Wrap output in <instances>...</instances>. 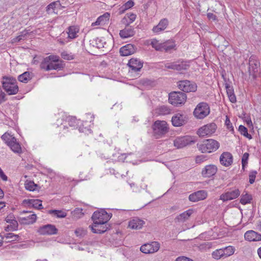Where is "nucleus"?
<instances>
[{
  "label": "nucleus",
  "instance_id": "f257e3e1",
  "mask_svg": "<svg viewBox=\"0 0 261 261\" xmlns=\"http://www.w3.org/2000/svg\"><path fill=\"white\" fill-rule=\"evenodd\" d=\"M87 121L84 122H82L80 120H76L75 117L68 116L67 117L66 119L58 120L57 125L59 128L60 131H62L63 133H65L68 131V125L71 127L75 128L77 125L79 127V130L80 132L84 133L85 134L91 133V130L89 125L87 124Z\"/></svg>",
  "mask_w": 261,
  "mask_h": 261
},
{
  "label": "nucleus",
  "instance_id": "f03ea898",
  "mask_svg": "<svg viewBox=\"0 0 261 261\" xmlns=\"http://www.w3.org/2000/svg\"><path fill=\"white\" fill-rule=\"evenodd\" d=\"M220 143L214 139H207L197 144L198 149L203 153H211L216 151Z\"/></svg>",
  "mask_w": 261,
  "mask_h": 261
},
{
  "label": "nucleus",
  "instance_id": "7ed1b4c3",
  "mask_svg": "<svg viewBox=\"0 0 261 261\" xmlns=\"http://www.w3.org/2000/svg\"><path fill=\"white\" fill-rule=\"evenodd\" d=\"M2 85L4 89L9 95L15 94L18 91L16 80L13 77H4Z\"/></svg>",
  "mask_w": 261,
  "mask_h": 261
},
{
  "label": "nucleus",
  "instance_id": "20e7f679",
  "mask_svg": "<svg viewBox=\"0 0 261 261\" xmlns=\"http://www.w3.org/2000/svg\"><path fill=\"white\" fill-rule=\"evenodd\" d=\"M1 138L14 152L18 153L21 152V147L19 143L12 135L7 132L2 135Z\"/></svg>",
  "mask_w": 261,
  "mask_h": 261
},
{
  "label": "nucleus",
  "instance_id": "39448f33",
  "mask_svg": "<svg viewBox=\"0 0 261 261\" xmlns=\"http://www.w3.org/2000/svg\"><path fill=\"white\" fill-rule=\"evenodd\" d=\"M210 112V107L206 102H200L195 108L193 114L197 119H203L206 117Z\"/></svg>",
  "mask_w": 261,
  "mask_h": 261
},
{
  "label": "nucleus",
  "instance_id": "423d86ee",
  "mask_svg": "<svg viewBox=\"0 0 261 261\" xmlns=\"http://www.w3.org/2000/svg\"><path fill=\"white\" fill-rule=\"evenodd\" d=\"M187 99L186 94L183 92H174L169 95V102L175 106H178L185 102Z\"/></svg>",
  "mask_w": 261,
  "mask_h": 261
},
{
  "label": "nucleus",
  "instance_id": "0eeeda50",
  "mask_svg": "<svg viewBox=\"0 0 261 261\" xmlns=\"http://www.w3.org/2000/svg\"><path fill=\"white\" fill-rule=\"evenodd\" d=\"M217 128L216 123L212 122L206 124L201 127L197 130V135L201 137L210 136L214 134Z\"/></svg>",
  "mask_w": 261,
  "mask_h": 261
},
{
  "label": "nucleus",
  "instance_id": "6e6552de",
  "mask_svg": "<svg viewBox=\"0 0 261 261\" xmlns=\"http://www.w3.org/2000/svg\"><path fill=\"white\" fill-rule=\"evenodd\" d=\"M165 67L167 69H172L182 72L187 70L189 67V64L184 61H177L173 62H167L164 64Z\"/></svg>",
  "mask_w": 261,
  "mask_h": 261
},
{
  "label": "nucleus",
  "instance_id": "1a4fd4ad",
  "mask_svg": "<svg viewBox=\"0 0 261 261\" xmlns=\"http://www.w3.org/2000/svg\"><path fill=\"white\" fill-rule=\"evenodd\" d=\"M196 140L194 137L186 136L179 137L174 140V146L177 148H181L187 145L194 143Z\"/></svg>",
  "mask_w": 261,
  "mask_h": 261
},
{
  "label": "nucleus",
  "instance_id": "9d476101",
  "mask_svg": "<svg viewBox=\"0 0 261 261\" xmlns=\"http://www.w3.org/2000/svg\"><path fill=\"white\" fill-rule=\"evenodd\" d=\"M143 63L139 59L136 58H132L130 59L127 63L128 66L129 73L131 74H136V76L139 75L138 73L140 71L143 67Z\"/></svg>",
  "mask_w": 261,
  "mask_h": 261
},
{
  "label": "nucleus",
  "instance_id": "9b49d317",
  "mask_svg": "<svg viewBox=\"0 0 261 261\" xmlns=\"http://www.w3.org/2000/svg\"><path fill=\"white\" fill-rule=\"evenodd\" d=\"M111 217L110 215L105 210L95 212L92 216V219L93 222L102 223V224L107 223Z\"/></svg>",
  "mask_w": 261,
  "mask_h": 261
},
{
  "label": "nucleus",
  "instance_id": "f8f14e48",
  "mask_svg": "<svg viewBox=\"0 0 261 261\" xmlns=\"http://www.w3.org/2000/svg\"><path fill=\"white\" fill-rule=\"evenodd\" d=\"M160 248V244L156 241L150 243H146L142 245L140 247V251L145 254H150L156 252Z\"/></svg>",
  "mask_w": 261,
  "mask_h": 261
},
{
  "label": "nucleus",
  "instance_id": "ddd939ff",
  "mask_svg": "<svg viewBox=\"0 0 261 261\" xmlns=\"http://www.w3.org/2000/svg\"><path fill=\"white\" fill-rule=\"evenodd\" d=\"M152 128L154 133L158 135L166 134L168 130V127L165 121L157 120L154 122Z\"/></svg>",
  "mask_w": 261,
  "mask_h": 261
},
{
  "label": "nucleus",
  "instance_id": "4468645a",
  "mask_svg": "<svg viewBox=\"0 0 261 261\" xmlns=\"http://www.w3.org/2000/svg\"><path fill=\"white\" fill-rule=\"evenodd\" d=\"M178 88L185 92H194L197 90V85L188 80L181 81L178 82Z\"/></svg>",
  "mask_w": 261,
  "mask_h": 261
},
{
  "label": "nucleus",
  "instance_id": "2eb2a0df",
  "mask_svg": "<svg viewBox=\"0 0 261 261\" xmlns=\"http://www.w3.org/2000/svg\"><path fill=\"white\" fill-rule=\"evenodd\" d=\"M58 229L52 224H47L40 226L37 229V232L41 235H54L58 233Z\"/></svg>",
  "mask_w": 261,
  "mask_h": 261
},
{
  "label": "nucleus",
  "instance_id": "dca6fc26",
  "mask_svg": "<svg viewBox=\"0 0 261 261\" xmlns=\"http://www.w3.org/2000/svg\"><path fill=\"white\" fill-rule=\"evenodd\" d=\"M207 196V193L205 190H199L191 194L189 199L193 202H198L205 199Z\"/></svg>",
  "mask_w": 261,
  "mask_h": 261
},
{
  "label": "nucleus",
  "instance_id": "f3484780",
  "mask_svg": "<svg viewBox=\"0 0 261 261\" xmlns=\"http://www.w3.org/2000/svg\"><path fill=\"white\" fill-rule=\"evenodd\" d=\"M218 170L217 167L213 164L206 165L202 170L201 174L204 177H211L215 175Z\"/></svg>",
  "mask_w": 261,
  "mask_h": 261
},
{
  "label": "nucleus",
  "instance_id": "a211bd4d",
  "mask_svg": "<svg viewBox=\"0 0 261 261\" xmlns=\"http://www.w3.org/2000/svg\"><path fill=\"white\" fill-rule=\"evenodd\" d=\"M240 194L239 189H235L233 190L228 191L220 196V199L223 201L231 200L237 198Z\"/></svg>",
  "mask_w": 261,
  "mask_h": 261
},
{
  "label": "nucleus",
  "instance_id": "6ab92c4d",
  "mask_svg": "<svg viewBox=\"0 0 261 261\" xmlns=\"http://www.w3.org/2000/svg\"><path fill=\"white\" fill-rule=\"evenodd\" d=\"M145 224V221L142 219L135 217L129 221L128 227L132 229H140Z\"/></svg>",
  "mask_w": 261,
  "mask_h": 261
},
{
  "label": "nucleus",
  "instance_id": "aec40b11",
  "mask_svg": "<svg viewBox=\"0 0 261 261\" xmlns=\"http://www.w3.org/2000/svg\"><path fill=\"white\" fill-rule=\"evenodd\" d=\"M5 221L7 223H9V225L6 227L5 229L6 230L14 231L18 229V222L15 219V217L13 215L8 216L6 218Z\"/></svg>",
  "mask_w": 261,
  "mask_h": 261
},
{
  "label": "nucleus",
  "instance_id": "412c9836",
  "mask_svg": "<svg viewBox=\"0 0 261 261\" xmlns=\"http://www.w3.org/2000/svg\"><path fill=\"white\" fill-rule=\"evenodd\" d=\"M92 231L95 233H101L107 231L108 229L107 223L102 224V223L93 222L92 225H90Z\"/></svg>",
  "mask_w": 261,
  "mask_h": 261
},
{
  "label": "nucleus",
  "instance_id": "4be33fe9",
  "mask_svg": "<svg viewBox=\"0 0 261 261\" xmlns=\"http://www.w3.org/2000/svg\"><path fill=\"white\" fill-rule=\"evenodd\" d=\"M23 204L29 207H34L37 209L42 208V201L39 199H24L22 202Z\"/></svg>",
  "mask_w": 261,
  "mask_h": 261
},
{
  "label": "nucleus",
  "instance_id": "5701e85b",
  "mask_svg": "<svg viewBox=\"0 0 261 261\" xmlns=\"http://www.w3.org/2000/svg\"><path fill=\"white\" fill-rule=\"evenodd\" d=\"M232 155L228 152H223L220 157V163L225 167H228L231 165L232 163Z\"/></svg>",
  "mask_w": 261,
  "mask_h": 261
},
{
  "label": "nucleus",
  "instance_id": "b1692460",
  "mask_svg": "<svg viewBox=\"0 0 261 261\" xmlns=\"http://www.w3.org/2000/svg\"><path fill=\"white\" fill-rule=\"evenodd\" d=\"M186 117L182 114L177 113L175 114L172 118V123L174 126H180L186 122Z\"/></svg>",
  "mask_w": 261,
  "mask_h": 261
},
{
  "label": "nucleus",
  "instance_id": "393cba45",
  "mask_svg": "<svg viewBox=\"0 0 261 261\" xmlns=\"http://www.w3.org/2000/svg\"><path fill=\"white\" fill-rule=\"evenodd\" d=\"M244 238L250 242L261 241V234L252 230L246 231Z\"/></svg>",
  "mask_w": 261,
  "mask_h": 261
},
{
  "label": "nucleus",
  "instance_id": "a878e982",
  "mask_svg": "<svg viewBox=\"0 0 261 261\" xmlns=\"http://www.w3.org/2000/svg\"><path fill=\"white\" fill-rule=\"evenodd\" d=\"M36 215L32 214L28 216L19 217L18 221L22 224L29 225L34 223L36 221Z\"/></svg>",
  "mask_w": 261,
  "mask_h": 261
},
{
  "label": "nucleus",
  "instance_id": "bb28decb",
  "mask_svg": "<svg viewBox=\"0 0 261 261\" xmlns=\"http://www.w3.org/2000/svg\"><path fill=\"white\" fill-rule=\"evenodd\" d=\"M135 52L134 47L130 44H127L120 49V54L122 56H127Z\"/></svg>",
  "mask_w": 261,
  "mask_h": 261
},
{
  "label": "nucleus",
  "instance_id": "cd10ccee",
  "mask_svg": "<svg viewBox=\"0 0 261 261\" xmlns=\"http://www.w3.org/2000/svg\"><path fill=\"white\" fill-rule=\"evenodd\" d=\"M194 212V210L193 209H189L177 216L176 219L179 222H184L188 220Z\"/></svg>",
  "mask_w": 261,
  "mask_h": 261
},
{
  "label": "nucleus",
  "instance_id": "c85d7f7f",
  "mask_svg": "<svg viewBox=\"0 0 261 261\" xmlns=\"http://www.w3.org/2000/svg\"><path fill=\"white\" fill-rule=\"evenodd\" d=\"M110 15L106 13L103 15L98 17L96 21L92 23V26L100 25L105 24L109 20Z\"/></svg>",
  "mask_w": 261,
  "mask_h": 261
},
{
  "label": "nucleus",
  "instance_id": "c756f323",
  "mask_svg": "<svg viewBox=\"0 0 261 261\" xmlns=\"http://www.w3.org/2000/svg\"><path fill=\"white\" fill-rule=\"evenodd\" d=\"M168 24V20L167 19H163L157 25L153 28L152 31L155 33H159L164 31L167 28Z\"/></svg>",
  "mask_w": 261,
  "mask_h": 261
},
{
  "label": "nucleus",
  "instance_id": "7c9ffc66",
  "mask_svg": "<svg viewBox=\"0 0 261 261\" xmlns=\"http://www.w3.org/2000/svg\"><path fill=\"white\" fill-rule=\"evenodd\" d=\"M146 44L151 45L157 51H163V42H160L155 39L147 40Z\"/></svg>",
  "mask_w": 261,
  "mask_h": 261
},
{
  "label": "nucleus",
  "instance_id": "2f4dec72",
  "mask_svg": "<svg viewBox=\"0 0 261 261\" xmlns=\"http://www.w3.org/2000/svg\"><path fill=\"white\" fill-rule=\"evenodd\" d=\"M79 28L77 26L72 25L68 28V37L71 39H74L77 37L79 32Z\"/></svg>",
  "mask_w": 261,
  "mask_h": 261
},
{
  "label": "nucleus",
  "instance_id": "473e14b6",
  "mask_svg": "<svg viewBox=\"0 0 261 261\" xmlns=\"http://www.w3.org/2000/svg\"><path fill=\"white\" fill-rule=\"evenodd\" d=\"M135 34L134 29L132 27H126L119 33L120 37L122 38H127L133 36Z\"/></svg>",
  "mask_w": 261,
  "mask_h": 261
},
{
  "label": "nucleus",
  "instance_id": "72a5a7b5",
  "mask_svg": "<svg viewBox=\"0 0 261 261\" xmlns=\"http://www.w3.org/2000/svg\"><path fill=\"white\" fill-rule=\"evenodd\" d=\"M60 6L61 4L59 1L54 2L47 6L46 11L48 14L56 13V10Z\"/></svg>",
  "mask_w": 261,
  "mask_h": 261
},
{
  "label": "nucleus",
  "instance_id": "f704fd0d",
  "mask_svg": "<svg viewBox=\"0 0 261 261\" xmlns=\"http://www.w3.org/2000/svg\"><path fill=\"white\" fill-rule=\"evenodd\" d=\"M175 46L174 41L172 40H167L163 42V50L168 52L171 49H175Z\"/></svg>",
  "mask_w": 261,
  "mask_h": 261
},
{
  "label": "nucleus",
  "instance_id": "c9c22d12",
  "mask_svg": "<svg viewBox=\"0 0 261 261\" xmlns=\"http://www.w3.org/2000/svg\"><path fill=\"white\" fill-rule=\"evenodd\" d=\"M170 109L166 106H161L155 109V113L159 115H166L170 114Z\"/></svg>",
  "mask_w": 261,
  "mask_h": 261
},
{
  "label": "nucleus",
  "instance_id": "e433bc0d",
  "mask_svg": "<svg viewBox=\"0 0 261 261\" xmlns=\"http://www.w3.org/2000/svg\"><path fill=\"white\" fill-rule=\"evenodd\" d=\"M136 18V15L134 13H127L122 19L123 23L128 25L134 22Z\"/></svg>",
  "mask_w": 261,
  "mask_h": 261
},
{
  "label": "nucleus",
  "instance_id": "4c0bfd02",
  "mask_svg": "<svg viewBox=\"0 0 261 261\" xmlns=\"http://www.w3.org/2000/svg\"><path fill=\"white\" fill-rule=\"evenodd\" d=\"M222 248L225 258L232 255L236 251V248L233 246L230 245Z\"/></svg>",
  "mask_w": 261,
  "mask_h": 261
},
{
  "label": "nucleus",
  "instance_id": "58836bf2",
  "mask_svg": "<svg viewBox=\"0 0 261 261\" xmlns=\"http://www.w3.org/2000/svg\"><path fill=\"white\" fill-rule=\"evenodd\" d=\"M212 257L217 260L220 259L221 258H225V257L224 256L223 251L222 248L216 249L213 252L212 254Z\"/></svg>",
  "mask_w": 261,
  "mask_h": 261
},
{
  "label": "nucleus",
  "instance_id": "ea45409f",
  "mask_svg": "<svg viewBox=\"0 0 261 261\" xmlns=\"http://www.w3.org/2000/svg\"><path fill=\"white\" fill-rule=\"evenodd\" d=\"M31 77L30 76V73L29 72H24L18 76V81L24 83H28L30 80H31Z\"/></svg>",
  "mask_w": 261,
  "mask_h": 261
},
{
  "label": "nucleus",
  "instance_id": "a19ab883",
  "mask_svg": "<svg viewBox=\"0 0 261 261\" xmlns=\"http://www.w3.org/2000/svg\"><path fill=\"white\" fill-rule=\"evenodd\" d=\"M49 213L51 214H53L57 218H65L67 216L66 212L61 210H50Z\"/></svg>",
  "mask_w": 261,
  "mask_h": 261
},
{
  "label": "nucleus",
  "instance_id": "79ce46f5",
  "mask_svg": "<svg viewBox=\"0 0 261 261\" xmlns=\"http://www.w3.org/2000/svg\"><path fill=\"white\" fill-rule=\"evenodd\" d=\"M72 217L76 219H80L82 218L84 213H83V209L81 208H76L71 213Z\"/></svg>",
  "mask_w": 261,
  "mask_h": 261
},
{
  "label": "nucleus",
  "instance_id": "37998d69",
  "mask_svg": "<svg viewBox=\"0 0 261 261\" xmlns=\"http://www.w3.org/2000/svg\"><path fill=\"white\" fill-rule=\"evenodd\" d=\"M49 70H60L63 66L61 63H56L50 61L48 64Z\"/></svg>",
  "mask_w": 261,
  "mask_h": 261
},
{
  "label": "nucleus",
  "instance_id": "c03bdc74",
  "mask_svg": "<svg viewBox=\"0 0 261 261\" xmlns=\"http://www.w3.org/2000/svg\"><path fill=\"white\" fill-rule=\"evenodd\" d=\"M49 60L47 58V57L43 59L42 61L41 62L40 67V68L45 71H49L48 64L49 63Z\"/></svg>",
  "mask_w": 261,
  "mask_h": 261
},
{
  "label": "nucleus",
  "instance_id": "a18cd8bd",
  "mask_svg": "<svg viewBox=\"0 0 261 261\" xmlns=\"http://www.w3.org/2000/svg\"><path fill=\"white\" fill-rule=\"evenodd\" d=\"M252 199V197L250 195L246 194L243 196H242L241 199H240V202L242 204H246L247 203H249L251 202V200Z\"/></svg>",
  "mask_w": 261,
  "mask_h": 261
},
{
  "label": "nucleus",
  "instance_id": "49530a36",
  "mask_svg": "<svg viewBox=\"0 0 261 261\" xmlns=\"http://www.w3.org/2000/svg\"><path fill=\"white\" fill-rule=\"evenodd\" d=\"M117 157V159H114L115 161L118 162H124L127 158V155L126 153H115L113 154V157Z\"/></svg>",
  "mask_w": 261,
  "mask_h": 261
},
{
  "label": "nucleus",
  "instance_id": "de8ad7c7",
  "mask_svg": "<svg viewBox=\"0 0 261 261\" xmlns=\"http://www.w3.org/2000/svg\"><path fill=\"white\" fill-rule=\"evenodd\" d=\"M18 236L17 235H15L12 233H8L4 234L3 237V239H6V240L8 241H15L17 239Z\"/></svg>",
  "mask_w": 261,
  "mask_h": 261
},
{
  "label": "nucleus",
  "instance_id": "09e8293b",
  "mask_svg": "<svg viewBox=\"0 0 261 261\" xmlns=\"http://www.w3.org/2000/svg\"><path fill=\"white\" fill-rule=\"evenodd\" d=\"M24 185L25 189L30 191H34L37 186V185L32 181L26 182Z\"/></svg>",
  "mask_w": 261,
  "mask_h": 261
},
{
  "label": "nucleus",
  "instance_id": "8fccbe9b",
  "mask_svg": "<svg viewBox=\"0 0 261 261\" xmlns=\"http://www.w3.org/2000/svg\"><path fill=\"white\" fill-rule=\"evenodd\" d=\"M248 158V153L245 152V153L243 154V156L242 158V165L243 170H244L245 168L247 165Z\"/></svg>",
  "mask_w": 261,
  "mask_h": 261
},
{
  "label": "nucleus",
  "instance_id": "3c124183",
  "mask_svg": "<svg viewBox=\"0 0 261 261\" xmlns=\"http://www.w3.org/2000/svg\"><path fill=\"white\" fill-rule=\"evenodd\" d=\"M249 66L253 68V66L255 67V68H257L259 66V62L255 59V57L252 56L250 57L249 59Z\"/></svg>",
  "mask_w": 261,
  "mask_h": 261
},
{
  "label": "nucleus",
  "instance_id": "603ef678",
  "mask_svg": "<svg viewBox=\"0 0 261 261\" xmlns=\"http://www.w3.org/2000/svg\"><path fill=\"white\" fill-rule=\"evenodd\" d=\"M74 232L77 237H83L86 234L87 230L83 228H78Z\"/></svg>",
  "mask_w": 261,
  "mask_h": 261
},
{
  "label": "nucleus",
  "instance_id": "864d4df0",
  "mask_svg": "<svg viewBox=\"0 0 261 261\" xmlns=\"http://www.w3.org/2000/svg\"><path fill=\"white\" fill-rule=\"evenodd\" d=\"M257 172L256 170H252L249 172V182L250 184H252L254 182Z\"/></svg>",
  "mask_w": 261,
  "mask_h": 261
},
{
  "label": "nucleus",
  "instance_id": "5fc2aeb1",
  "mask_svg": "<svg viewBox=\"0 0 261 261\" xmlns=\"http://www.w3.org/2000/svg\"><path fill=\"white\" fill-rule=\"evenodd\" d=\"M61 57L64 60H70L73 59V56L67 51H63L61 53Z\"/></svg>",
  "mask_w": 261,
  "mask_h": 261
},
{
  "label": "nucleus",
  "instance_id": "6e6d98bb",
  "mask_svg": "<svg viewBox=\"0 0 261 261\" xmlns=\"http://www.w3.org/2000/svg\"><path fill=\"white\" fill-rule=\"evenodd\" d=\"M95 46L98 48L104 47V44L106 43L101 39L96 38L95 40Z\"/></svg>",
  "mask_w": 261,
  "mask_h": 261
},
{
  "label": "nucleus",
  "instance_id": "4d7b16f0",
  "mask_svg": "<svg viewBox=\"0 0 261 261\" xmlns=\"http://www.w3.org/2000/svg\"><path fill=\"white\" fill-rule=\"evenodd\" d=\"M225 87L226 90L227 95L234 93L232 87L229 84L226 83L225 84Z\"/></svg>",
  "mask_w": 261,
  "mask_h": 261
},
{
  "label": "nucleus",
  "instance_id": "13d9d810",
  "mask_svg": "<svg viewBox=\"0 0 261 261\" xmlns=\"http://www.w3.org/2000/svg\"><path fill=\"white\" fill-rule=\"evenodd\" d=\"M225 124L227 128L229 129L230 131H233V128L232 125V124L227 116H226Z\"/></svg>",
  "mask_w": 261,
  "mask_h": 261
},
{
  "label": "nucleus",
  "instance_id": "bf43d9fd",
  "mask_svg": "<svg viewBox=\"0 0 261 261\" xmlns=\"http://www.w3.org/2000/svg\"><path fill=\"white\" fill-rule=\"evenodd\" d=\"M47 58L49 60V61L54 62L56 63H58L59 60V58L58 56L50 55L47 57Z\"/></svg>",
  "mask_w": 261,
  "mask_h": 261
},
{
  "label": "nucleus",
  "instance_id": "052dcab7",
  "mask_svg": "<svg viewBox=\"0 0 261 261\" xmlns=\"http://www.w3.org/2000/svg\"><path fill=\"white\" fill-rule=\"evenodd\" d=\"M239 130L241 133V134L243 136L245 135L246 134L248 135L247 129L243 125H241L239 126Z\"/></svg>",
  "mask_w": 261,
  "mask_h": 261
},
{
  "label": "nucleus",
  "instance_id": "680f3d73",
  "mask_svg": "<svg viewBox=\"0 0 261 261\" xmlns=\"http://www.w3.org/2000/svg\"><path fill=\"white\" fill-rule=\"evenodd\" d=\"M206 159V157L203 155H199V156H197L196 158V162L197 163H201L203 162H204V161H205Z\"/></svg>",
  "mask_w": 261,
  "mask_h": 261
},
{
  "label": "nucleus",
  "instance_id": "e2e57ef3",
  "mask_svg": "<svg viewBox=\"0 0 261 261\" xmlns=\"http://www.w3.org/2000/svg\"><path fill=\"white\" fill-rule=\"evenodd\" d=\"M175 261H193L192 259L185 256H179Z\"/></svg>",
  "mask_w": 261,
  "mask_h": 261
},
{
  "label": "nucleus",
  "instance_id": "0e129e2a",
  "mask_svg": "<svg viewBox=\"0 0 261 261\" xmlns=\"http://www.w3.org/2000/svg\"><path fill=\"white\" fill-rule=\"evenodd\" d=\"M5 93L2 91L1 87H0V103H2L4 101H5Z\"/></svg>",
  "mask_w": 261,
  "mask_h": 261
},
{
  "label": "nucleus",
  "instance_id": "69168bd1",
  "mask_svg": "<svg viewBox=\"0 0 261 261\" xmlns=\"http://www.w3.org/2000/svg\"><path fill=\"white\" fill-rule=\"evenodd\" d=\"M125 7L127 8V9L132 8L134 5V3L133 1L129 0L125 4Z\"/></svg>",
  "mask_w": 261,
  "mask_h": 261
},
{
  "label": "nucleus",
  "instance_id": "338daca9",
  "mask_svg": "<svg viewBox=\"0 0 261 261\" xmlns=\"http://www.w3.org/2000/svg\"><path fill=\"white\" fill-rule=\"evenodd\" d=\"M228 98L229 99V100L231 102L234 103V102H236V101H237L236 97V96H235L234 93L228 95Z\"/></svg>",
  "mask_w": 261,
  "mask_h": 261
},
{
  "label": "nucleus",
  "instance_id": "774afa93",
  "mask_svg": "<svg viewBox=\"0 0 261 261\" xmlns=\"http://www.w3.org/2000/svg\"><path fill=\"white\" fill-rule=\"evenodd\" d=\"M207 16L210 20H216L217 19L216 16L212 13H207Z\"/></svg>",
  "mask_w": 261,
  "mask_h": 261
}]
</instances>
